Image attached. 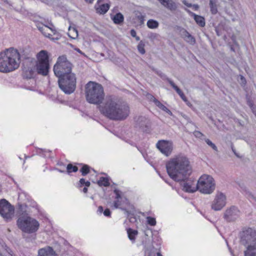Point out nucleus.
<instances>
[{"mask_svg": "<svg viewBox=\"0 0 256 256\" xmlns=\"http://www.w3.org/2000/svg\"><path fill=\"white\" fill-rule=\"evenodd\" d=\"M38 254L39 256H56V255L55 251L50 246H47L39 250Z\"/></svg>", "mask_w": 256, "mask_h": 256, "instance_id": "6ab92c4d", "label": "nucleus"}, {"mask_svg": "<svg viewBox=\"0 0 256 256\" xmlns=\"http://www.w3.org/2000/svg\"><path fill=\"white\" fill-rule=\"evenodd\" d=\"M216 34L218 36H220V33L219 30L217 28H216Z\"/></svg>", "mask_w": 256, "mask_h": 256, "instance_id": "052dcab7", "label": "nucleus"}, {"mask_svg": "<svg viewBox=\"0 0 256 256\" xmlns=\"http://www.w3.org/2000/svg\"><path fill=\"white\" fill-rule=\"evenodd\" d=\"M226 204V196L223 193L220 192L216 195L212 202V208L214 210H220L225 206Z\"/></svg>", "mask_w": 256, "mask_h": 256, "instance_id": "4468645a", "label": "nucleus"}, {"mask_svg": "<svg viewBox=\"0 0 256 256\" xmlns=\"http://www.w3.org/2000/svg\"><path fill=\"white\" fill-rule=\"evenodd\" d=\"M162 4L171 12H174L178 8V4L172 0H164Z\"/></svg>", "mask_w": 256, "mask_h": 256, "instance_id": "412c9836", "label": "nucleus"}, {"mask_svg": "<svg viewBox=\"0 0 256 256\" xmlns=\"http://www.w3.org/2000/svg\"><path fill=\"white\" fill-rule=\"evenodd\" d=\"M166 80L175 90L179 88L170 78H167Z\"/></svg>", "mask_w": 256, "mask_h": 256, "instance_id": "58836bf2", "label": "nucleus"}, {"mask_svg": "<svg viewBox=\"0 0 256 256\" xmlns=\"http://www.w3.org/2000/svg\"><path fill=\"white\" fill-rule=\"evenodd\" d=\"M129 219L131 222H134L136 221V218L134 216H130Z\"/></svg>", "mask_w": 256, "mask_h": 256, "instance_id": "3c124183", "label": "nucleus"}, {"mask_svg": "<svg viewBox=\"0 0 256 256\" xmlns=\"http://www.w3.org/2000/svg\"><path fill=\"white\" fill-rule=\"evenodd\" d=\"M36 56L38 61L35 66L38 74L44 76H47L50 69L49 56L48 52L42 50L37 54Z\"/></svg>", "mask_w": 256, "mask_h": 256, "instance_id": "1a4fd4ad", "label": "nucleus"}, {"mask_svg": "<svg viewBox=\"0 0 256 256\" xmlns=\"http://www.w3.org/2000/svg\"><path fill=\"white\" fill-rule=\"evenodd\" d=\"M180 97L184 102L187 101V98H186V96H185V95L184 94L182 96H180Z\"/></svg>", "mask_w": 256, "mask_h": 256, "instance_id": "5fc2aeb1", "label": "nucleus"}, {"mask_svg": "<svg viewBox=\"0 0 256 256\" xmlns=\"http://www.w3.org/2000/svg\"><path fill=\"white\" fill-rule=\"evenodd\" d=\"M58 78V83L60 88L66 94H70L76 90V77L74 74L64 75Z\"/></svg>", "mask_w": 256, "mask_h": 256, "instance_id": "6e6552de", "label": "nucleus"}, {"mask_svg": "<svg viewBox=\"0 0 256 256\" xmlns=\"http://www.w3.org/2000/svg\"><path fill=\"white\" fill-rule=\"evenodd\" d=\"M97 184L100 186H108L110 184L108 178L101 177L100 180L97 182Z\"/></svg>", "mask_w": 256, "mask_h": 256, "instance_id": "393cba45", "label": "nucleus"}, {"mask_svg": "<svg viewBox=\"0 0 256 256\" xmlns=\"http://www.w3.org/2000/svg\"><path fill=\"white\" fill-rule=\"evenodd\" d=\"M146 220L148 224L150 226H154L156 224V220L154 218L151 216H148Z\"/></svg>", "mask_w": 256, "mask_h": 256, "instance_id": "f704fd0d", "label": "nucleus"}, {"mask_svg": "<svg viewBox=\"0 0 256 256\" xmlns=\"http://www.w3.org/2000/svg\"><path fill=\"white\" fill-rule=\"evenodd\" d=\"M85 180L84 178H80V186H82L84 185L85 184Z\"/></svg>", "mask_w": 256, "mask_h": 256, "instance_id": "de8ad7c7", "label": "nucleus"}, {"mask_svg": "<svg viewBox=\"0 0 256 256\" xmlns=\"http://www.w3.org/2000/svg\"><path fill=\"white\" fill-rule=\"evenodd\" d=\"M198 190L204 194H210L215 189L214 178L210 176L204 174L202 176L196 183Z\"/></svg>", "mask_w": 256, "mask_h": 256, "instance_id": "9d476101", "label": "nucleus"}, {"mask_svg": "<svg viewBox=\"0 0 256 256\" xmlns=\"http://www.w3.org/2000/svg\"><path fill=\"white\" fill-rule=\"evenodd\" d=\"M104 214L106 216H110L111 214V212L109 208H106L103 212Z\"/></svg>", "mask_w": 256, "mask_h": 256, "instance_id": "a19ab883", "label": "nucleus"}, {"mask_svg": "<svg viewBox=\"0 0 256 256\" xmlns=\"http://www.w3.org/2000/svg\"><path fill=\"white\" fill-rule=\"evenodd\" d=\"M240 216V211L234 206L227 209L224 214V218L228 222H231L236 220Z\"/></svg>", "mask_w": 256, "mask_h": 256, "instance_id": "2eb2a0df", "label": "nucleus"}, {"mask_svg": "<svg viewBox=\"0 0 256 256\" xmlns=\"http://www.w3.org/2000/svg\"><path fill=\"white\" fill-rule=\"evenodd\" d=\"M159 24L158 21L154 20H149L147 22V26L151 29L156 28L158 26Z\"/></svg>", "mask_w": 256, "mask_h": 256, "instance_id": "bb28decb", "label": "nucleus"}, {"mask_svg": "<svg viewBox=\"0 0 256 256\" xmlns=\"http://www.w3.org/2000/svg\"><path fill=\"white\" fill-rule=\"evenodd\" d=\"M114 193L116 194V200H124L126 201H128V200L127 198H126V197H123L121 196L120 194V192L117 190V189H115L114 190Z\"/></svg>", "mask_w": 256, "mask_h": 256, "instance_id": "7c9ffc66", "label": "nucleus"}, {"mask_svg": "<svg viewBox=\"0 0 256 256\" xmlns=\"http://www.w3.org/2000/svg\"><path fill=\"white\" fill-rule=\"evenodd\" d=\"M181 116L184 120H186L188 122H192L190 118L187 115L184 114H182Z\"/></svg>", "mask_w": 256, "mask_h": 256, "instance_id": "37998d69", "label": "nucleus"}, {"mask_svg": "<svg viewBox=\"0 0 256 256\" xmlns=\"http://www.w3.org/2000/svg\"><path fill=\"white\" fill-rule=\"evenodd\" d=\"M36 62L35 59L30 56L25 58L22 64V76L24 78L30 79L34 77L35 73Z\"/></svg>", "mask_w": 256, "mask_h": 256, "instance_id": "9b49d317", "label": "nucleus"}, {"mask_svg": "<svg viewBox=\"0 0 256 256\" xmlns=\"http://www.w3.org/2000/svg\"><path fill=\"white\" fill-rule=\"evenodd\" d=\"M194 135L197 138H200L201 140H204V134H202L198 130H195L194 132Z\"/></svg>", "mask_w": 256, "mask_h": 256, "instance_id": "c9c22d12", "label": "nucleus"}, {"mask_svg": "<svg viewBox=\"0 0 256 256\" xmlns=\"http://www.w3.org/2000/svg\"><path fill=\"white\" fill-rule=\"evenodd\" d=\"M74 50H76L77 52H79L80 54L84 55V54L82 52V50L78 48H75Z\"/></svg>", "mask_w": 256, "mask_h": 256, "instance_id": "864d4df0", "label": "nucleus"}, {"mask_svg": "<svg viewBox=\"0 0 256 256\" xmlns=\"http://www.w3.org/2000/svg\"><path fill=\"white\" fill-rule=\"evenodd\" d=\"M218 0H210V8L211 12L214 14L218 12L217 5Z\"/></svg>", "mask_w": 256, "mask_h": 256, "instance_id": "a878e982", "label": "nucleus"}, {"mask_svg": "<svg viewBox=\"0 0 256 256\" xmlns=\"http://www.w3.org/2000/svg\"><path fill=\"white\" fill-rule=\"evenodd\" d=\"M127 233L129 239L134 242L136 240V236L138 235V232L136 230H134L131 228L127 230Z\"/></svg>", "mask_w": 256, "mask_h": 256, "instance_id": "b1692460", "label": "nucleus"}, {"mask_svg": "<svg viewBox=\"0 0 256 256\" xmlns=\"http://www.w3.org/2000/svg\"><path fill=\"white\" fill-rule=\"evenodd\" d=\"M122 210H125L126 212H128V211L125 209V208H120Z\"/></svg>", "mask_w": 256, "mask_h": 256, "instance_id": "774afa93", "label": "nucleus"}, {"mask_svg": "<svg viewBox=\"0 0 256 256\" xmlns=\"http://www.w3.org/2000/svg\"><path fill=\"white\" fill-rule=\"evenodd\" d=\"M204 140L208 145L211 147L216 152L218 151L217 146L210 140L208 138H204Z\"/></svg>", "mask_w": 256, "mask_h": 256, "instance_id": "473e14b6", "label": "nucleus"}, {"mask_svg": "<svg viewBox=\"0 0 256 256\" xmlns=\"http://www.w3.org/2000/svg\"><path fill=\"white\" fill-rule=\"evenodd\" d=\"M20 54L13 48L6 49L0 53V72H8L17 69L20 64Z\"/></svg>", "mask_w": 256, "mask_h": 256, "instance_id": "7ed1b4c3", "label": "nucleus"}, {"mask_svg": "<svg viewBox=\"0 0 256 256\" xmlns=\"http://www.w3.org/2000/svg\"><path fill=\"white\" fill-rule=\"evenodd\" d=\"M148 98L154 103V99H156L152 95L150 94H148Z\"/></svg>", "mask_w": 256, "mask_h": 256, "instance_id": "49530a36", "label": "nucleus"}, {"mask_svg": "<svg viewBox=\"0 0 256 256\" xmlns=\"http://www.w3.org/2000/svg\"><path fill=\"white\" fill-rule=\"evenodd\" d=\"M244 256H256V249L254 250H249L248 252H244Z\"/></svg>", "mask_w": 256, "mask_h": 256, "instance_id": "4c0bfd02", "label": "nucleus"}, {"mask_svg": "<svg viewBox=\"0 0 256 256\" xmlns=\"http://www.w3.org/2000/svg\"><path fill=\"white\" fill-rule=\"evenodd\" d=\"M192 6L194 8L195 10H198L199 8V6L198 4H192Z\"/></svg>", "mask_w": 256, "mask_h": 256, "instance_id": "6e6d98bb", "label": "nucleus"}, {"mask_svg": "<svg viewBox=\"0 0 256 256\" xmlns=\"http://www.w3.org/2000/svg\"><path fill=\"white\" fill-rule=\"evenodd\" d=\"M127 201H126L124 200H118V203H121L122 204V202H126Z\"/></svg>", "mask_w": 256, "mask_h": 256, "instance_id": "bf43d9fd", "label": "nucleus"}, {"mask_svg": "<svg viewBox=\"0 0 256 256\" xmlns=\"http://www.w3.org/2000/svg\"><path fill=\"white\" fill-rule=\"evenodd\" d=\"M103 0H98L94 5L96 12L100 14H105L109 10L110 5L108 4H102Z\"/></svg>", "mask_w": 256, "mask_h": 256, "instance_id": "f3484780", "label": "nucleus"}, {"mask_svg": "<svg viewBox=\"0 0 256 256\" xmlns=\"http://www.w3.org/2000/svg\"><path fill=\"white\" fill-rule=\"evenodd\" d=\"M100 110L102 114L113 120H122L129 116L130 110L128 104L121 102L112 96H108Z\"/></svg>", "mask_w": 256, "mask_h": 256, "instance_id": "f03ea898", "label": "nucleus"}, {"mask_svg": "<svg viewBox=\"0 0 256 256\" xmlns=\"http://www.w3.org/2000/svg\"><path fill=\"white\" fill-rule=\"evenodd\" d=\"M181 36L188 43L194 45L196 43L194 38L186 30L182 28L180 30Z\"/></svg>", "mask_w": 256, "mask_h": 256, "instance_id": "a211bd4d", "label": "nucleus"}, {"mask_svg": "<svg viewBox=\"0 0 256 256\" xmlns=\"http://www.w3.org/2000/svg\"><path fill=\"white\" fill-rule=\"evenodd\" d=\"M112 20L114 24H120L123 22L124 17L120 12H118L114 16Z\"/></svg>", "mask_w": 256, "mask_h": 256, "instance_id": "5701e85b", "label": "nucleus"}, {"mask_svg": "<svg viewBox=\"0 0 256 256\" xmlns=\"http://www.w3.org/2000/svg\"><path fill=\"white\" fill-rule=\"evenodd\" d=\"M240 244L246 248L244 253L256 249V231L254 230L252 228L243 230L240 233Z\"/></svg>", "mask_w": 256, "mask_h": 256, "instance_id": "423d86ee", "label": "nucleus"}, {"mask_svg": "<svg viewBox=\"0 0 256 256\" xmlns=\"http://www.w3.org/2000/svg\"><path fill=\"white\" fill-rule=\"evenodd\" d=\"M82 174L84 176L88 174L90 172V166L86 164H84L80 170Z\"/></svg>", "mask_w": 256, "mask_h": 256, "instance_id": "c756f323", "label": "nucleus"}, {"mask_svg": "<svg viewBox=\"0 0 256 256\" xmlns=\"http://www.w3.org/2000/svg\"><path fill=\"white\" fill-rule=\"evenodd\" d=\"M25 206L20 204L18 210L19 216L16 221V225L22 232L32 234L36 232L40 226L39 222L36 219L28 216L26 213Z\"/></svg>", "mask_w": 256, "mask_h": 256, "instance_id": "20e7f679", "label": "nucleus"}, {"mask_svg": "<svg viewBox=\"0 0 256 256\" xmlns=\"http://www.w3.org/2000/svg\"><path fill=\"white\" fill-rule=\"evenodd\" d=\"M136 18L138 20V23L140 25L144 24V16L140 12H136Z\"/></svg>", "mask_w": 256, "mask_h": 256, "instance_id": "cd10ccee", "label": "nucleus"}, {"mask_svg": "<svg viewBox=\"0 0 256 256\" xmlns=\"http://www.w3.org/2000/svg\"><path fill=\"white\" fill-rule=\"evenodd\" d=\"M82 191L84 193H86L88 192V188H84Z\"/></svg>", "mask_w": 256, "mask_h": 256, "instance_id": "e2e57ef3", "label": "nucleus"}, {"mask_svg": "<svg viewBox=\"0 0 256 256\" xmlns=\"http://www.w3.org/2000/svg\"><path fill=\"white\" fill-rule=\"evenodd\" d=\"M90 182H88V181H86V182H85V184H84V185H85L86 186L88 187V186H90Z\"/></svg>", "mask_w": 256, "mask_h": 256, "instance_id": "13d9d810", "label": "nucleus"}, {"mask_svg": "<svg viewBox=\"0 0 256 256\" xmlns=\"http://www.w3.org/2000/svg\"><path fill=\"white\" fill-rule=\"evenodd\" d=\"M154 104L160 109L165 112L166 110H168V108L164 106L157 99H154Z\"/></svg>", "mask_w": 256, "mask_h": 256, "instance_id": "2f4dec72", "label": "nucleus"}, {"mask_svg": "<svg viewBox=\"0 0 256 256\" xmlns=\"http://www.w3.org/2000/svg\"><path fill=\"white\" fill-rule=\"evenodd\" d=\"M104 88L100 84L90 82L86 86V97L90 104H101L104 99Z\"/></svg>", "mask_w": 256, "mask_h": 256, "instance_id": "39448f33", "label": "nucleus"}, {"mask_svg": "<svg viewBox=\"0 0 256 256\" xmlns=\"http://www.w3.org/2000/svg\"><path fill=\"white\" fill-rule=\"evenodd\" d=\"M72 64L68 60L65 55L60 56L56 64L54 65L53 70L57 77H62L64 75H68L72 72Z\"/></svg>", "mask_w": 256, "mask_h": 256, "instance_id": "0eeeda50", "label": "nucleus"}, {"mask_svg": "<svg viewBox=\"0 0 256 256\" xmlns=\"http://www.w3.org/2000/svg\"><path fill=\"white\" fill-rule=\"evenodd\" d=\"M178 95H179L180 96H182V95L184 94V93H183V92H182V91H181V92H180V93H178Z\"/></svg>", "mask_w": 256, "mask_h": 256, "instance_id": "338daca9", "label": "nucleus"}, {"mask_svg": "<svg viewBox=\"0 0 256 256\" xmlns=\"http://www.w3.org/2000/svg\"><path fill=\"white\" fill-rule=\"evenodd\" d=\"M158 34L156 33L151 32L148 34V38L151 40H154L157 38Z\"/></svg>", "mask_w": 256, "mask_h": 256, "instance_id": "ea45409f", "label": "nucleus"}, {"mask_svg": "<svg viewBox=\"0 0 256 256\" xmlns=\"http://www.w3.org/2000/svg\"><path fill=\"white\" fill-rule=\"evenodd\" d=\"M176 92L178 94L180 93L182 90H180V88H178V89H177L176 90Z\"/></svg>", "mask_w": 256, "mask_h": 256, "instance_id": "0e129e2a", "label": "nucleus"}, {"mask_svg": "<svg viewBox=\"0 0 256 256\" xmlns=\"http://www.w3.org/2000/svg\"><path fill=\"white\" fill-rule=\"evenodd\" d=\"M38 28L46 36L50 38V36H51L50 34H48V35H47L44 32V28L42 26V27L39 26V27H38Z\"/></svg>", "mask_w": 256, "mask_h": 256, "instance_id": "c03bdc74", "label": "nucleus"}, {"mask_svg": "<svg viewBox=\"0 0 256 256\" xmlns=\"http://www.w3.org/2000/svg\"><path fill=\"white\" fill-rule=\"evenodd\" d=\"M86 2L92 4L94 0H84Z\"/></svg>", "mask_w": 256, "mask_h": 256, "instance_id": "680f3d73", "label": "nucleus"}, {"mask_svg": "<svg viewBox=\"0 0 256 256\" xmlns=\"http://www.w3.org/2000/svg\"><path fill=\"white\" fill-rule=\"evenodd\" d=\"M165 112H166V113H168V114H170V116H172V113L171 112V111L168 108V110H166L165 111Z\"/></svg>", "mask_w": 256, "mask_h": 256, "instance_id": "4d7b16f0", "label": "nucleus"}, {"mask_svg": "<svg viewBox=\"0 0 256 256\" xmlns=\"http://www.w3.org/2000/svg\"><path fill=\"white\" fill-rule=\"evenodd\" d=\"M104 209L102 206H99L98 208V212L102 214L103 212Z\"/></svg>", "mask_w": 256, "mask_h": 256, "instance_id": "603ef678", "label": "nucleus"}, {"mask_svg": "<svg viewBox=\"0 0 256 256\" xmlns=\"http://www.w3.org/2000/svg\"><path fill=\"white\" fill-rule=\"evenodd\" d=\"M14 208L5 199L0 200V214L6 220H10L14 216Z\"/></svg>", "mask_w": 256, "mask_h": 256, "instance_id": "f8f14e48", "label": "nucleus"}, {"mask_svg": "<svg viewBox=\"0 0 256 256\" xmlns=\"http://www.w3.org/2000/svg\"><path fill=\"white\" fill-rule=\"evenodd\" d=\"M182 180L181 182H183L182 184V185L183 186V190L186 192H194L198 190L196 186H192V182L190 180H188L186 181Z\"/></svg>", "mask_w": 256, "mask_h": 256, "instance_id": "aec40b11", "label": "nucleus"}, {"mask_svg": "<svg viewBox=\"0 0 256 256\" xmlns=\"http://www.w3.org/2000/svg\"><path fill=\"white\" fill-rule=\"evenodd\" d=\"M231 148H232V151L233 152L234 154L237 156V157H240L239 156L238 154L236 152V150L234 149V146L232 144L231 145Z\"/></svg>", "mask_w": 256, "mask_h": 256, "instance_id": "8fccbe9b", "label": "nucleus"}, {"mask_svg": "<svg viewBox=\"0 0 256 256\" xmlns=\"http://www.w3.org/2000/svg\"><path fill=\"white\" fill-rule=\"evenodd\" d=\"M245 192L246 194V195L248 198H252V200H254L256 202V198L252 194L251 192L246 190H245Z\"/></svg>", "mask_w": 256, "mask_h": 256, "instance_id": "e433bc0d", "label": "nucleus"}, {"mask_svg": "<svg viewBox=\"0 0 256 256\" xmlns=\"http://www.w3.org/2000/svg\"><path fill=\"white\" fill-rule=\"evenodd\" d=\"M66 169L68 173L72 172H76L78 170V168L76 166H72V164H68Z\"/></svg>", "mask_w": 256, "mask_h": 256, "instance_id": "72a5a7b5", "label": "nucleus"}, {"mask_svg": "<svg viewBox=\"0 0 256 256\" xmlns=\"http://www.w3.org/2000/svg\"><path fill=\"white\" fill-rule=\"evenodd\" d=\"M122 206L121 203H118V200H116L114 202V208H120V206Z\"/></svg>", "mask_w": 256, "mask_h": 256, "instance_id": "79ce46f5", "label": "nucleus"}, {"mask_svg": "<svg viewBox=\"0 0 256 256\" xmlns=\"http://www.w3.org/2000/svg\"><path fill=\"white\" fill-rule=\"evenodd\" d=\"M156 148L166 156H169L173 149L172 142L170 140H160L156 144Z\"/></svg>", "mask_w": 256, "mask_h": 256, "instance_id": "ddd939ff", "label": "nucleus"}, {"mask_svg": "<svg viewBox=\"0 0 256 256\" xmlns=\"http://www.w3.org/2000/svg\"><path fill=\"white\" fill-rule=\"evenodd\" d=\"M136 38V40L138 41L140 40V38L137 36H136V37H134Z\"/></svg>", "mask_w": 256, "mask_h": 256, "instance_id": "69168bd1", "label": "nucleus"}, {"mask_svg": "<svg viewBox=\"0 0 256 256\" xmlns=\"http://www.w3.org/2000/svg\"><path fill=\"white\" fill-rule=\"evenodd\" d=\"M130 33V35L132 36L134 38L136 37V33L134 30V29L131 30Z\"/></svg>", "mask_w": 256, "mask_h": 256, "instance_id": "a18cd8bd", "label": "nucleus"}, {"mask_svg": "<svg viewBox=\"0 0 256 256\" xmlns=\"http://www.w3.org/2000/svg\"><path fill=\"white\" fill-rule=\"evenodd\" d=\"M144 46L145 44L144 42L142 40H140L137 46L139 52L142 54H144L146 52Z\"/></svg>", "mask_w": 256, "mask_h": 256, "instance_id": "c85d7f7f", "label": "nucleus"}, {"mask_svg": "<svg viewBox=\"0 0 256 256\" xmlns=\"http://www.w3.org/2000/svg\"><path fill=\"white\" fill-rule=\"evenodd\" d=\"M194 18L196 24L201 27L205 26V20L204 18L200 16L197 15L194 13H192Z\"/></svg>", "mask_w": 256, "mask_h": 256, "instance_id": "4be33fe9", "label": "nucleus"}, {"mask_svg": "<svg viewBox=\"0 0 256 256\" xmlns=\"http://www.w3.org/2000/svg\"><path fill=\"white\" fill-rule=\"evenodd\" d=\"M183 4L188 8L192 7V4L187 2L186 0L182 2Z\"/></svg>", "mask_w": 256, "mask_h": 256, "instance_id": "09e8293b", "label": "nucleus"}, {"mask_svg": "<svg viewBox=\"0 0 256 256\" xmlns=\"http://www.w3.org/2000/svg\"><path fill=\"white\" fill-rule=\"evenodd\" d=\"M136 126L143 132H147L150 126V122L146 117L140 116L136 120Z\"/></svg>", "mask_w": 256, "mask_h": 256, "instance_id": "dca6fc26", "label": "nucleus"}, {"mask_svg": "<svg viewBox=\"0 0 256 256\" xmlns=\"http://www.w3.org/2000/svg\"><path fill=\"white\" fill-rule=\"evenodd\" d=\"M166 168L168 176L176 182L187 180L192 172L188 158L182 154L170 158L166 164Z\"/></svg>", "mask_w": 256, "mask_h": 256, "instance_id": "f257e3e1", "label": "nucleus"}]
</instances>
